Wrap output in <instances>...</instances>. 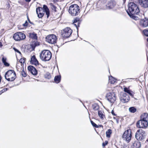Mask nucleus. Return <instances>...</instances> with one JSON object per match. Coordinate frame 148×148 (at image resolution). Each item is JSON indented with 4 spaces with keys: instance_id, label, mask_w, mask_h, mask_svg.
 Listing matches in <instances>:
<instances>
[{
    "instance_id": "f257e3e1",
    "label": "nucleus",
    "mask_w": 148,
    "mask_h": 148,
    "mask_svg": "<svg viewBox=\"0 0 148 148\" xmlns=\"http://www.w3.org/2000/svg\"><path fill=\"white\" fill-rule=\"evenodd\" d=\"M128 10H127L128 15L136 14L138 13L139 9L138 5L134 2H130L128 4Z\"/></svg>"
},
{
    "instance_id": "f03ea898",
    "label": "nucleus",
    "mask_w": 148,
    "mask_h": 148,
    "mask_svg": "<svg viewBox=\"0 0 148 148\" xmlns=\"http://www.w3.org/2000/svg\"><path fill=\"white\" fill-rule=\"evenodd\" d=\"M36 12L38 14V16L39 18H41L43 17L45 12L47 18H48L49 15V9L45 5H43V8L40 7L37 8L36 9Z\"/></svg>"
},
{
    "instance_id": "7ed1b4c3",
    "label": "nucleus",
    "mask_w": 148,
    "mask_h": 148,
    "mask_svg": "<svg viewBox=\"0 0 148 148\" xmlns=\"http://www.w3.org/2000/svg\"><path fill=\"white\" fill-rule=\"evenodd\" d=\"M79 7L77 4L71 5L69 7V12L72 16H75L80 13Z\"/></svg>"
},
{
    "instance_id": "20e7f679",
    "label": "nucleus",
    "mask_w": 148,
    "mask_h": 148,
    "mask_svg": "<svg viewBox=\"0 0 148 148\" xmlns=\"http://www.w3.org/2000/svg\"><path fill=\"white\" fill-rule=\"evenodd\" d=\"M40 58L43 61L49 60L51 58V54L48 50H44L42 51L40 55Z\"/></svg>"
},
{
    "instance_id": "39448f33",
    "label": "nucleus",
    "mask_w": 148,
    "mask_h": 148,
    "mask_svg": "<svg viewBox=\"0 0 148 148\" xmlns=\"http://www.w3.org/2000/svg\"><path fill=\"white\" fill-rule=\"evenodd\" d=\"M5 77L8 81H14L16 78V75L15 71L13 70L8 71L5 73Z\"/></svg>"
},
{
    "instance_id": "423d86ee",
    "label": "nucleus",
    "mask_w": 148,
    "mask_h": 148,
    "mask_svg": "<svg viewBox=\"0 0 148 148\" xmlns=\"http://www.w3.org/2000/svg\"><path fill=\"white\" fill-rule=\"evenodd\" d=\"M146 135L145 132L142 129H139L137 130L135 135V138L138 140H141L145 138Z\"/></svg>"
},
{
    "instance_id": "0eeeda50",
    "label": "nucleus",
    "mask_w": 148,
    "mask_h": 148,
    "mask_svg": "<svg viewBox=\"0 0 148 148\" xmlns=\"http://www.w3.org/2000/svg\"><path fill=\"white\" fill-rule=\"evenodd\" d=\"M13 38L15 40L20 41L25 39L26 36L23 33L17 32L13 35Z\"/></svg>"
},
{
    "instance_id": "6e6552de",
    "label": "nucleus",
    "mask_w": 148,
    "mask_h": 148,
    "mask_svg": "<svg viewBox=\"0 0 148 148\" xmlns=\"http://www.w3.org/2000/svg\"><path fill=\"white\" fill-rule=\"evenodd\" d=\"M72 30L69 27H67L62 31V36L64 38L69 37L72 33Z\"/></svg>"
},
{
    "instance_id": "1a4fd4ad",
    "label": "nucleus",
    "mask_w": 148,
    "mask_h": 148,
    "mask_svg": "<svg viewBox=\"0 0 148 148\" xmlns=\"http://www.w3.org/2000/svg\"><path fill=\"white\" fill-rule=\"evenodd\" d=\"M123 138L128 143L132 137L131 130L129 129L126 130L123 135Z\"/></svg>"
},
{
    "instance_id": "9d476101",
    "label": "nucleus",
    "mask_w": 148,
    "mask_h": 148,
    "mask_svg": "<svg viewBox=\"0 0 148 148\" xmlns=\"http://www.w3.org/2000/svg\"><path fill=\"white\" fill-rule=\"evenodd\" d=\"M57 38L54 34H50L46 37V41L49 43L54 44L56 42Z\"/></svg>"
},
{
    "instance_id": "9b49d317",
    "label": "nucleus",
    "mask_w": 148,
    "mask_h": 148,
    "mask_svg": "<svg viewBox=\"0 0 148 148\" xmlns=\"http://www.w3.org/2000/svg\"><path fill=\"white\" fill-rule=\"evenodd\" d=\"M136 126L139 128H146L148 126V121L141 119L137 122Z\"/></svg>"
},
{
    "instance_id": "f8f14e48",
    "label": "nucleus",
    "mask_w": 148,
    "mask_h": 148,
    "mask_svg": "<svg viewBox=\"0 0 148 148\" xmlns=\"http://www.w3.org/2000/svg\"><path fill=\"white\" fill-rule=\"evenodd\" d=\"M107 100L110 103H113L116 100L115 94L113 92H110L106 95Z\"/></svg>"
},
{
    "instance_id": "ddd939ff",
    "label": "nucleus",
    "mask_w": 148,
    "mask_h": 148,
    "mask_svg": "<svg viewBox=\"0 0 148 148\" xmlns=\"http://www.w3.org/2000/svg\"><path fill=\"white\" fill-rule=\"evenodd\" d=\"M16 67L18 71H21V70L22 71L21 72V75L23 77H25L26 76L27 74L25 71L24 67H23V65H17Z\"/></svg>"
},
{
    "instance_id": "4468645a",
    "label": "nucleus",
    "mask_w": 148,
    "mask_h": 148,
    "mask_svg": "<svg viewBox=\"0 0 148 148\" xmlns=\"http://www.w3.org/2000/svg\"><path fill=\"white\" fill-rule=\"evenodd\" d=\"M121 101L123 103L128 102L130 100V97L128 95L125 93H123L122 96L121 98Z\"/></svg>"
},
{
    "instance_id": "2eb2a0df",
    "label": "nucleus",
    "mask_w": 148,
    "mask_h": 148,
    "mask_svg": "<svg viewBox=\"0 0 148 148\" xmlns=\"http://www.w3.org/2000/svg\"><path fill=\"white\" fill-rule=\"evenodd\" d=\"M140 5L145 8H148V0H138Z\"/></svg>"
},
{
    "instance_id": "dca6fc26",
    "label": "nucleus",
    "mask_w": 148,
    "mask_h": 148,
    "mask_svg": "<svg viewBox=\"0 0 148 148\" xmlns=\"http://www.w3.org/2000/svg\"><path fill=\"white\" fill-rule=\"evenodd\" d=\"M28 70L33 75H35L37 73L36 68L32 65H29L28 67Z\"/></svg>"
},
{
    "instance_id": "f3484780",
    "label": "nucleus",
    "mask_w": 148,
    "mask_h": 148,
    "mask_svg": "<svg viewBox=\"0 0 148 148\" xmlns=\"http://www.w3.org/2000/svg\"><path fill=\"white\" fill-rule=\"evenodd\" d=\"M140 25L143 27H146L148 26V19L145 18L140 20Z\"/></svg>"
},
{
    "instance_id": "a211bd4d",
    "label": "nucleus",
    "mask_w": 148,
    "mask_h": 148,
    "mask_svg": "<svg viewBox=\"0 0 148 148\" xmlns=\"http://www.w3.org/2000/svg\"><path fill=\"white\" fill-rule=\"evenodd\" d=\"M30 63L33 65H39L38 60H37L35 56L33 55L31 58L30 61Z\"/></svg>"
},
{
    "instance_id": "6ab92c4d",
    "label": "nucleus",
    "mask_w": 148,
    "mask_h": 148,
    "mask_svg": "<svg viewBox=\"0 0 148 148\" xmlns=\"http://www.w3.org/2000/svg\"><path fill=\"white\" fill-rule=\"evenodd\" d=\"M80 22L79 21V19L78 18H76L75 19H74V21L73 23L74 25L76 27L77 29V32H78V27H79Z\"/></svg>"
},
{
    "instance_id": "aec40b11",
    "label": "nucleus",
    "mask_w": 148,
    "mask_h": 148,
    "mask_svg": "<svg viewBox=\"0 0 148 148\" xmlns=\"http://www.w3.org/2000/svg\"><path fill=\"white\" fill-rule=\"evenodd\" d=\"M140 147V142L135 141L132 145V148H139Z\"/></svg>"
},
{
    "instance_id": "412c9836",
    "label": "nucleus",
    "mask_w": 148,
    "mask_h": 148,
    "mask_svg": "<svg viewBox=\"0 0 148 148\" xmlns=\"http://www.w3.org/2000/svg\"><path fill=\"white\" fill-rule=\"evenodd\" d=\"M115 5V3L112 1H110L108 2L106 5L108 9H111L113 8Z\"/></svg>"
},
{
    "instance_id": "4be33fe9",
    "label": "nucleus",
    "mask_w": 148,
    "mask_h": 148,
    "mask_svg": "<svg viewBox=\"0 0 148 148\" xmlns=\"http://www.w3.org/2000/svg\"><path fill=\"white\" fill-rule=\"evenodd\" d=\"M141 119L147 121H148V114L145 113L143 114L141 116Z\"/></svg>"
},
{
    "instance_id": "5701e85b",
    "label": "nucleus",
    "mask_w": 148,
    "mask_h": 148,
    "mask_svg": "<svg viewBox=\"0 0 148 148\" xmlns=\"http://www.w3.org/2000/svg\"><path fill=\"white\" fill-rule=\"evenodd\" d=\"M116 79L110 76L109 77V82L112 84H113L115 83L116 81Z\"/></svg>"
},
{
    "instance_id": "b1692460",
    "label": "nucleus",
    "mask_w": 148,
    "mask_h": 148,
    "mask_svg": "<svg viewBox=\"0 0 148 148\" xmlns=\"http://www.w3.org/2000/svg\"><path fill=\"white\" fill-rule=\"evenodd\" d=\"M61 80V76L60 75H57L56 76L54 79V81L55 83H59Z\"/></svg>"
},
{
    "instance_id": "393cba45",
    "label": "nucleus",
    "mask_w": 148,
    "mask_h": 148,
    "mask_svg": "<svg viewBox=\"0 0 148 148\" xmlns=\"http://www.w3.org/2000/svg\"><path fill=\"white\" fill-rule=\"evenodd\" d=\"M29 34V37L30 38L35 39H37V36L36 34L35 33H32Z\"/></svg>"
},
{
    "instance_id": "a878e982",
    "label": "nucleus",
    "mask_w": 148,
    "mask_h": 148,
    "mask_svg": "<svg viewBox=\"0 0 148 148\" xmlns=\"http://www.w3.org/2000/svg\"><path fill=\"white\" fill-rule=\"evenodd\" d=\"M92 107L95 111L98 110L99 108V106L97 103H94L92 106Z\"/></svg>"
},
{
    "instance_id": "bb28decb",
    "label": "nucleus",
    "mask_w": 148,
    "mask_h": 148,
    "mask_svg": "<svg viewBox=\"0 0 148 148\" xmlns=\"http://www.w3.org/2000/svg\"><path fill=\"white\" fill-rule=\"evenodd\" d=\"M112 133V130L111 129H109L106 132V137L108 138L110 137V135Z\"/></svg>"
},
{
    "instance_id": "cd10ccee",
    "label": "nucleus",
    "mask_w": 148,
    "mask_h": 148,
    "mask_svg": "<svg viewBox=\"0 0 148 148\" xmlns=\"http://www.w3.org/2000/svg\"><path fill=\"white\" fill-rule=\"evenodd\" d=\"M103 112L102 111H98V114L99 116L101 119H103V117H104V115L103 114Z\"/></svg>"
},
{
    "instance_id": "c85d7f7f",
    "label": "nucleus",
    "mask_w": 148,
    "mask_h": 148,
    "mask_svg": "<svg viewBox=\"0 0 148 148\" xmlns=\"http://www.w3.org/2000/svg\"><path fill=\"white\" fill-rule=\"evenodd\" d=\"M44 77L47 79H50L51 78V75L50 73L46 72L44 75Z\"/></svg>"
},
{
    "instance_id": "c756f323",
    "label": "nucleus",
    "mask_w": 148,
    "mask_h": 148,
    "mask_svg": "<svg viewBox=\"0 0 148 148\" xmlns=\"http://www.w3.org/2000/svg\"><path fill=\"white\" fill-rule=\"evenodd\" d=\"M124 91L125 92H127L131 96H132V94L131 92V91H130V90H128L127 88H124Z\"/></svg>"
},
{
    "instance_id": "7c9ffc66",
    "label": "nucleus",
    "mask_w": 148,
    "mask_h": 148,
    "mask_svg": "<svg viewBox=\"0 0 148 148\" xmlns=\"http://www.w3.org/2000/svg\"><path fill=\"white\" fill-rule=\"evenodd\" d=\"M129 110L132 113H134L136 111V109L134 107H132L129 108Z\"/></svg>"
},
{
    "instance_id": "2f4dec72",
    "label": "nucleus",
    "mask_w": 148,
    "mask_h": 148,
    "mask_svg": "<svg viewBox=\"0 0 148 148\" xmlns=\"http://www.w3.org/2000/svg\"><path fill=\"white\" fill-rule=\"evenodd\" d=\"M50 5L51 8L53 11L55 12L56 11V6L53 5L52 3H50Z\"/></svg>"
},
{
    "instance_id": "473e14b6",
    "label": "nucleus",
    "mask_w": 148,
    "mask_h": 148,
    "mask_svg": "<svg viewBox=\"0 0 148 148\" xmlns=\"http://www.w3.org/2000/svg\"><path fill=\"white\" fill-rule=\"evenodd\" d=\"M2 61L4 64V65H9V64L6 62V59L3 57L2 59Z\"/></svg>"
},
{
    "instance_id": "72a5a7b5",
    "label": "nucleus",
    "mask_w": 148,
    "mask_h": 148,
    "mask_svg": "<svg viewBox=\"0 0 148 148\" xmlns=\"http://www.w3.org/2000/svg\"><path fill=\"white\" fill-rule=\"evenodd\" d=\"M135 15L136 14L132 15V14H129L128 15L131 18H132L135 20H137L138 18V17L137 16H135Z\"/></svg>"
},
{
    "instance_id": "f704fd0d",
    "label": "nucleus",
    "mask_w": 148,
    "mask_h": 148,
    "mask_svg": "<svg viewBox=\"0 0 148 148\" xmlns=\"http://www.w3.org/2000/svg\"><path fill=\"white\" fill-rule=\"evenodd\" d=\"M144 34L147 36H148V29L144 30L143 31Z\"/></svg>"
},
{
    "instance_id": "c9c22d12",
    "label": "nucleus",
    "mask_w": 148,
    "mask_h": 148,
    "mask_svg": "<svg viewBox=\"0 0 148 148\" xmlns=\"http://www.w3.org/2000/svg\"><path fill=\"white\" fill-rule=\"evenodd\" d=\"M92 125L96 127V128H99V126H98L97 124H96L95 123H94L92 121H90Z\"/></svg>"
},
{
    "instance_id": "e433bc0d",
    "label": "nucleus",
    "mask_w": 148,
    "mask_h": 148,
    "mask_svg": "<svg viewBox=\"0 0 148 148\" xmlns=\"http://www.w3.org/2000/svg\"><path fill=\"white\" fill-rule=\"evenodd\" d=\"M25 58H21L19 60V62L21 63V65H23L24 64L25 62Z\"/></svg>"
},
{
    "instance_id": "4c0bfd02",
    "label": "nucleus",
    "mask_w": 148,
    "mask_h": 148,
    "mask_svg": "<svg viewBox=\"0 0 148 148\" xmlns=\"http://www.w3.org/2000/svg\"><path fill=\"white\" fill-rule=\"evenodd\" d=\"M37 45V42H33L32 43L31 45V47L32 48H34V49L35 48V47Z\"/></svg>"
},
{
    "instance_id": "58836bf2",
    "label": "nucleus",
    "mask_w": 148,
    "mask_h": 148,
    "mask_svg": "<svg viewBox=\"0 0 148 148\" xmlns=\"http://www.w3.org/2000/svg\"><path fill=\"white\" fill-rule=\"evenodd\" d=\"M13 49L14 50V51L15 52H17V53H19L20 54H21V52L20 51H19L16 48L14 47L13 48Z\"/></svg>"
},
{
    "instance_id": "ea45409f",
    "label": "nucleus",
    "mask_w": 148,
    "mask_h": 148,
    "mask_svg": "<svg viewBox=\"0 0 148 148\" xmlns=\"http://www.w3.org/2000/svg\"><path fill=\"white\" fill-rule=\"evenodd\" d=\"M108 141H106L105 142L103 143H102V146H103L105 147L106 145L108 143Z\"/></svg>"
},
{
    "instance_id": "a19ab883",
    "label": "nucleus",
    "mask_w": 148,
    "mask_h": 148,
    "mask_svg": "<svg viewBox=\"0 0 148 148\" xmlns=\"http://www.w3.org/2000/svg\"><path fill=\"white\" fill-rule=\"evenodd\" d=\"M28 23L27 21H26L23 24V25L24 27H26L27 26Z\"/></svg>"
},
{
    "instance_id": "79ce46f5",
    "label": "nucleus",
    "mask_w": 148,
    "mask_h": 148,
    "mask_svg": "<svg viewBox=\"0 0 148 148\" xmlns=\"http://www.w3.org/2000/svg\"><path fill=\"white\" fill-rule=\"evenodd\" d=\"M7 90H8V89L7 88H5V89H3V90H2V92H4L6 91Z\"/></svg>"
},
{
    "instance_id": "37998d69",
    "label": "nucleus",
    "mask_w": 148,
    "mask_h": 148,
    "mask_svg": "<svg viewBox=\"0 0 148 148\" xmlns=\"http://www.w3.org/2000/svg\"><path fill=\"white\" fill-rule=\"evenodd\" d=\"M111 113L113 115H115V114H114L113 110H112Z\"/></svg>"
},
{
    "instance_id": "c03bdc74",
    "label": "nucleus",
    "mask_w": 148,
    "mask_h": 148,
    "mask_svg": "<svg viewBox=\"0 0 148 148\" xmlns=\"http://www.w3.org/2000/svg\"><path fill=\"white\" fill-rule=\"evenodd\" d=\"M27 18L28 20V21L30 23H31V22H30V20H29V17H28V16H27Z\"/></svg>"
},
{
    "instance_id": "a18cd8bd",
    "label": "nucleus",
    "mask_w": 148,
    "mask_h": 148,
    "mask_svg": "<svg viewBox=\"0 0 148 148\" xmlns=\"http://www.w3.org/2000/svg\"><path fill=\"white\" fill-rule=\"evenodd\" d=\"M31 0H25V1L27 2H29L31 1Z\"/></svg>"
},
{
    "instance_id": "49530a36",
    "label": "nucleus",
    "mask_w": 148,
    "mask_h": 148,
    "mask_svg": "<svg viewBox=\"0 0 148 148\" xmlns=\"http://www.w3.org/2000/svg\"><path fill=\"white\" fill-rule=\"evenodd\" d=\"M2 46V43L1 42H0V47H1Z\"/></svg>"
},
{
    "instance_id": "de8ad7c7",
    "label": "nucleus",
    "mask_w": 148,
    "mask_h": 148,
    "mask_svg": "<svg viewBox=\"0 0 148 148\" xmlns=\"http://www.w3.org/2000/svg\"><path fill=\"white\" fill-rule=\"evenodd\" d=\"M1 75H0V83L1 82Z\"/></svg>"
},
{
    "instance_id": "09e8293b",
    "label": "nucleus",
    "mask_w": 148,
    "mask_h": 148,
    "mask_svg": "<svg viewBox=\"0 0 148 148\" xmlns=\"http://www.w3.org/2000/svg\"><path fill=\"white\" fill-rule=\"evenodd\" d=\"M99 127H103L102 125H99Z\"/></svg>"
},
{
    "instance_id": "8fccbe9b",
    "label": "nucleus",
    "mask_w": 148,
    "mask_h": 148,
    "mask_svg": "<svg viewBox=\"0 0 148 148\" xmlns=\"http://www.w3.org/2000/svg\"><path fill=\"white\" fill-rule=\"evenodd\" d=\"M42 67H43V68H46V67H45V66H42Z\"/></svg>"
},
{
    "instance_id": "3c124183",
    "label": "nucleus",
    "mask_w": 148,
    "mask_h": 148,
    "mask_svg": "<svg viewBox=\"0 0 148 148\" xmlns=\"http://www.w3.org/2000/svg\"><path fill=\"white\" fill-rule=\"evenodd\" d=\"M147 42H148V38L147 39Z\"/></svg>"
},
{
    "instance_id": "603ef678",
    "label": "nucleus",
    "mask_w": 148,
    "mask_h": 148,
    "mask_svg": "<svg viewBox=\"0 0 148 148\" xmlns=\"http://www.w3.org/2000/svg\"><path fill=\"white\" fill-rule=\"evenodd\" d=\"M7 66H9V65H6Z\"/></svg>"
},
{
    "instance_id": "864d4df0",
    "label": "nucleus",
    "mask_w": 148,
    "mask_h": 148,
    "mask_svg": "<svg viewBox=\"0 0 148 148\" xmlns=\"http://www.w3.org/2000/svg\"><path fill=\"white\" fill-rule=\"evenodd\" d=\"M123 1H126V0H123Z\"/></svg>"
}]
</instances>
